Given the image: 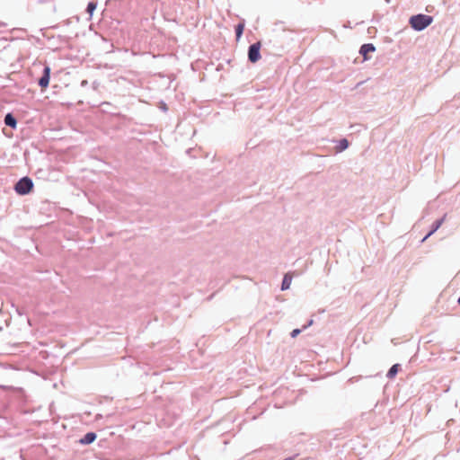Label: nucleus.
<instances>
[{"label": "nucleus", "mask_w": 460, "mask_h": 460, "mask_svg": "<svg viewBox=\"0 0 460 460\" xmlns=\"http://www.w3.org/2000/svg\"><path fill=\"white\" fill-rule=\"evenodd\" d=\"M341 146H342V149H345L348 147V141L346 139H343L341 142Z\"/></svg>", "instance_id": "4468645a"}, {"label": "nucleus", "mask_w": 460, "mask_h": 460, "mask_svg": "<svg viewBox=\"0 0 460 460\" xmlns=\"http://www.w3.org/2000/svg\"><path fill=\"white\" fill-rule=\"evenodd\" d=\"M95 8H96V4H94L93 2L89 3L88 5H87V11L91 14L95 10Z\"/></svg>", "instance_id": "f8f14e48"}, {"label": "nucleus", "mask_w": 460, "mask_h": 460, "mask_svg": "<svg viewBox=\"0 0 460 460\" xmlns=\"http://www.w3.org/2000/svg\"><path fill=\"white\" fill-rule=\"evenodd\" d=\"M398 369L399 364H394L387 372V377L391 379L394 378L396 376Z\"/></svg>", "instance_id": "1a4fd4ad"}, {"label": "nucleus", "mask_w": 460, "mask_h": 460, "mask_svg": "<svg viewBox=\"0 0 460 460\" xmlns=\"http://www.w3.org/2000/svg\"><path fill=\"white\" fill-rule=\"evenodd\" d=\"M433 21V18L426 14L413 15L410 19L411 26L416 31H421L427 28Z\"/></svg>", "instance_id": "f257e3e1"}, {"label": "nucleus", "mask_w": 460, "mask_h": 460, "mask_svg": "<svg viewBox=\"0 0 460 460\" xmlns=\"http://www.w3.org/2000/svg\"><path fill=\"white\" fill-rule=\"evenodd\" d=\"M458 304H460V296H459V299H458Z\"/></svg>", "instance_id": "dca6fc26"}, {"label": "nucleus", "mask_w": 460, "mask_h": 460, "mask_svg": "<svg viewBox=\"0 0 460 460\" xmlns=\"http://www.w3.org/2000/svg\"><path fill=\"white\" fill-rule=\"evenodd\" d=\"M442 223H443V218L436 221L434 228L424 237L423 241L426 240L429 236H430L435 231H437L440 227Z\"/></svg>", "instance_id": "9b49d317"}, {"label": "nucleus", "mask_w": 460, "mask_h": 460, "mask_svg": "<svg viewBox=\"0 0 460 460\" xmlns=\"http://www.w3.org/2000/svg\"><path fill=\"white\" fill-rule=\"evenodd\" d=\"M50 78V68L49 66H46L44 68L43 75L39 80V84L42 89H45L49 84Z\"/></svg>", "instance_id": "20e7f679"}, {"label": "nucleus", "mask_w": 460, "mask_h": 460, "mask_svg": "<svg viewBox=\"0 0 460 460\" xmlns=\"http://www.w3.org/2000/svg\"><path fill=\"white\" fill-rule=\"evenodd\" d=\"M4 123L13 128H14L17 125L15 118L11 113L6 114L4 118Z\"/></svg>", "instance_id": "0eeeda50"}, {"label": "nucleus", "mask_w": 460, "mask_h": 460, "mask_svg": "<svg viewBox=\"0 0 460 460\" xmlns=\"http://www.w3.org/2000/svg\"><path fill=\"white\" fill-rule=\"evenodd\" d=\"M375 47L373 44H364L361 46L359 53L364 57V59H367L368 53L375 51Z\"/></svg>", "instance_id": "39448f33"}, {"label": "nucleus", "mask_w": 460, "mask_h": 460, "mask_svg": "<svg viewBox=\"0 0 460 460\" xmlns=\"http://www.w3.org/2000/svg\"><path fill=\"white\" fill-rule=\"evenodd\" d=\"M244 30V23L240 22L235 27L236 40H239Z\"/></svg>", "instance_id": "9d476101"}, {"label": "nucleus", "mask_w": 460, "mask_h": 460, "mask_svg": "<svg viewBox=\"0 0 460 460\" xmlns=\"http://www.w3.org/2000/svg\"><path fill=\"white\" fill-rule=\"evenodd\" d=\"M33 188L32 181L24 177L21 179L15 185V190L21 195L28 194Z\"/></svg>", "instance_id": "f03ea898"}, {"label": "nucleus", "mask_w": 460, "mask_h": 460, "mask_svg": "<svg viewBox=\"0 0 460 460\" xmlns=\"http://www.w3.org/2000/svg\"><path fill=\"white\" fill-rule=\"evenodd\" d=\"M261 42H256L249 47L248 58L252 63H255L261 58Z\"/></svg>", "instance_id": "7ed1b4c3"}, {"label": "nucleus", "mask_w": 460, "mask_h": 460, "mask_svg": "<svg viewBox=\"0 0 460 460\" xmlns=\"http://www.w3.org/2000/svg\"><path fill=\"white\" fill-rule=\"evenodd\" d=\"M291 281H292L291 274L290 273H287L284 276V279H283V281H282V285H281V289L282 290H286V289L289 288Z\"/></svg>", "instance_id": "6e6552de"}, {"label": "nucleus", "mask_w": 460, "mask_h": 460, "mask_svg": "<svg viewBox=\"0 0 460 460\" xmlns=\"http://www.w3.org/2000/svg\"><path fill=\"white\" fill-rule=\"evenodd\" d=\"M96 438V434L93 432H89L84 435L83 438L80 439V443L84 445H88L93 443Z\"/></svg>", "instance_id": "423d86ee"}, {"label": "nucleus", "mask_w": 460, "mask_h": 460, "mask_svg": "<svg viewBox=\"0 0 460 460\" xmlns=\"http://www.w3.org/2000/svg\"><path fill=\"white\" fill-rule=\"evenodd\" d=\"M313 323V320H311L308 323V325H311Z\"/></svg>", "instance_id": "2eb2a0df"}, {"label": "nucleus", "mask_w": 460, "mask_h": 460, "mask_svg": "<svg viewBox=\"0 0 460 460\" xmlns=\"http://www.w3.org/2000/svg\"><path fill=\"white\" fill-rule=\"evenodd\" d=\"M301 332L300 329H294L291 332V337L296 338Z\"/></svg>", "instance_id": "ddd939ff"}]
</instances>
